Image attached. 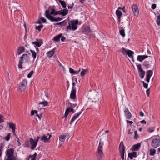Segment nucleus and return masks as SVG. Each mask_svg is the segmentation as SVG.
Here are the masks:
<instances>
[{
    "label": "nucleus",
    "mask_w": 160,
    "mask_h": 160,
    "mask_svg": "<svg viewBox=\"0 0 160 160\" xmlns=\"http://www.w3.org/2000/svg\"><path fill=\"white\" fill-rule=\"evenodd\" d=\"M68 10L67 9H64L62 10V15L63 16H65L67 15L68 13Z\"/></svg>",
    "instance_id": "37"
},
{
    "label": "nucleus",
    "mask_w": 160,
    "mask_h": 160,
    "mask_svg": "<svg viewBox=\"0 0 160 160\" xmlns=\"http://www.w3.org/2000/svg\"><path fill=\"white\" fill-rule=\"evenodd\" d=\"M10 133H9L7 136L5 137L4 139L6 141H8L9 140L10 137Z\"/></svg>",
    "instance_id": "41"
},
{
    "label": "nucleus",
    "mask_w": 160,
    "mask_h": 160,
    "mask_svg": "<svg viewBox=\"0 0 160 160\" xmlns=\"http://www.w3.org/2000/svg\"><path fill=\"white\" fill-rule=\"evenodd\" d=\"M142 83H143L144 87L146 88H147L148 87V84L145 83L144 81H142Z\"/></svg>",
    "instance_id": "49"
},
{
    "label": "nucleus",
    "mask_w": 160,
    "mask_h": 160,
    "mask_svg": "<svg viewBox=\"0 0 160 160\" xmlns=\"http://www.w3.org/2000/svg\"><path fill=\"white\" fill-rule=\"evenodd\" d=\"M62 34L57 35L54 37L52 40L55 42H58L59 41L60 38L62 37Z\"/></svg>",
    "instance_id": "22"
},
{
    "label": "nucleus",
    "mask_w": 160,
    "mask_h": 160,
    "mask_svg": "<svg viewBox=\"0 0 160 160\" xmlns=\"http://www.w3.org/2000/svg\"><path fill=\"white\" fill-rule=\"evenodd\" d=\"M151 146L156 148L160 145V139L158 138H156L153 139L151 142Z\"/></svg>",
    "instance_id": "5"
},
{
    "label": "nucleus",
    "mask_w": 160,
    "mask_h": 160,
    "mask_svg": "<svg viewBox=\"0 0 160 160\" xmlns=\"http://www.w3.org/2000/svg\"><path fill=\"white\" fill-rule=\"evenodd\" d=\"M29 57L27 54H23L20 58L18 64V68L22 69V64L28 62Z\"/></svg>",
    "instance_id": "2"
},
{
    "label": "nucleus",
    "mask_w": 160,
    "mask_h": 160,
    "mask_svg": "<svg viewBox=\"0 0 160 160\" xmlns=\"http://www.w3.org/2000/svg\"><path fill=\"white\" fill-rule=\"evenodd\" d=\"M156 7V5L155 4H152V5L151 8L152 9H155Z\"/></svg>",
    "instance_id": "55"
},
{
    "label": "nucleus",
    "mask_w": 160,
    "mask_h": 160,
    "mask_svg": "<svg viewBox=\"0 0 160 160\" xmlns=\"http://www.w3.org/2000/svg\"><path fill=\"white\" fill-rule=\"evenodd\" d=\"M66 138V136L64 135H60L59 137V140L61 142H64Z\"/></svg>",
    "instance_id": "28"
},
{
    "label": "nucleus",
    "mask_w": 160,
    "mask_h": 160,
    "mask_svg": "<svg viewBox=\"0 0 160 160\" xmlns=\"http://www.w3.org/2000/svg\"><path fill=\"white\" fill-rule=\"evenodd\" d=\"M34 72L33 71H31L29 73L27 77L28 78H30L31 77L32 75L33 74Z\"/></svg>",
    "instance_id": "45"
},
{
    "label": "nucleus",
    "mask_w": 160,
    "mask_h": 160,
    "mask_svg": "<svg viewBox=\"0 0 160 160\" xmlns=\"http://www.w3.org/2000/svg\"><path fill=\"white\" fill-rule=\"evenodd\" d=\"M88 69H82V71L80 73V76L81 77H82L84 76H85L87 73V72H88Z\"/></svg>",
    "instance_id": "25"
},
{
    "label": "nucleus",
    "mask_w": 160,
    "mask_h": 160,
    "mask_svg": "<svg viewBox=\"0 0 160 160\" xmlns=\"http://www.w3.org/2000/svg\"><path fill=\"white\" fill-rule=\"evenodd\" d=\"M55 52V50L53 49L52 50L48 51L47 53V56L51 58L53 56Z\"/></svg>",
    "instance_id": "20"
},
{
    "label": "nucleus",
    "mask_w": 160,
    "mask_h": 160,
    "mask_svg": "<svg viewBox=\"0 0 160 160\" xmlns=\"http://www.w3.org/2000/svg\"><path fill=\"white\" fill-rule=\"evenodd\" d=\"M4 146V145L3 143H1L0 145V158L1 157L2 154Z\"/></svg>",
    "instance_id": "33"
},
{
    "label": "nucleus",
    "mask_w": 160,
    "mask_h": 160,
    "mask_svg": "<svg viewBox=\"0 0 160 160\" xmlns=\"http://www.w3.org/2000/svg\"><path fill=\"white\" fill-rule=\"evenodd\" d=\"M120 153H121V158L122 160H124V152H121Z\"/></svg>",
    "instance_id": "54"
},
{
    "label": "nucleus",
    "mask_w": 160,
    "mask_h": 160,
    "mask_svg": "<svg viewBox=\"0 0 160 160\" xmlns=\"http://www.w3.org/2000/svg\"><path fill=\"white\" fill-rule=\"evenodd\" d=\"M69 108H67L66 110V111H65V113L64 114V117H65V118H67V116L68 114V113L69 112Z\"/></svg>",
    "instance_id": "43"
},
{
    "label": "nucleus",
    "mask_w": 160,
    "mask_h": 160,
    "mask_svg": "<svg viewBox=\"0 0 160 160\" xmlns=\"http://www.w3.org/2000/svg\"><path fill=\"white\" fill-rule=\"evenodd\" d=\"M67 108H69V112H72V113H74V109L72 108L71 107H68Z\"/></svg>",
    "instance_id": "50"
},
{
    "label": "nucleus",
    "mask_w": 160,
    "mask_h": 160,
    "mask_svg": "<svg viewBox=\"0 0 160 160\" xmlns=\"http://www.w3.org/2000/svg\"><path fill=\"white\" fill-rule=\"evenodd\" d=\"M124 112L125 114L126 118L130 119L132 117V114L127 108H125L124 109Z\"/></svg>",
    "instance_id": "14"
},
{
    "label": "nucleus",
    "mask_w": 160,
    "mask_h": 160,
    "mask_svg": "<svg viewBox=\"0 0 160 160\" xmlns=\"http://www.w3.org/2000/svg\"><path fill=\"white\" fill-rule=\"evenodd\" d=\"M72 91L76 92V88L75 87V82H73L72 84Z\"/></svg>",
    "instance_id": "40"
},
{
    "label": "nucleus",
    "mask_w": 160,
    "mask_h": 160,
    "mask_svg": "<svg viewBox=\"0 0 160 160\" xmlns=\"http://www.w3.org/2000/svg\"><path fill=\"white\" fill-rule=\"evenodd\" d=\"M45 96L48 99L49 98V94L48 93H46L45 94Z\"/></svg>",
    "instance_id": "63"
},
{
    "label": "nucleus",
    "mask_w": 160,
    "mask_h": 160,
    "mask_svg": "<svg viewBox=\"0 0 160 160\" xmlns=\"http://www.w3.org/2000/svg\"><path fill=\"white\" fill-rule=\"evenodd\" d=\"M140 146L141 144L139 143L135 144L131 147V150L132 151H137Z\"/></svg>",
    "instance_id": "19"
},
{
    "label": "nucleus",
    "mask_w": 160,
    "mask_h": 160,
    "mask_svg": "<svg viewBox=\"0 0 160 160\" xmlns=\"http://www.w3.org/2000/svg\"><path fill=\"white\" fill-rule=\"evenodd\" d=\"M116 14L118 18V24H119L120 23V18L122 15V12L119 10H117L116 11Z\"/></svg>",
    "instance_id": "15"
},
{
    "label": "nucleus",
    "mask_w": 160,
    "mask_h": 160,
    "mask_svg": "<svg viewBox=\"0 0 160 160\" xmlns=\"http://www.w3.org/2000/svg\"><path fill=\"white\" fill-rule=\"evenodd\" d=\"M66 20H64L61 22L57 23V24L61 26H65L67 24V22H66Z\"/></svg>",
    "instance_id": "30"
},
{
    "label": "nucleus",
    "mask_w": 160,
    "mask_h": 160,
    "mask_svg": "<svg viewBox=\"0 0 160 160\" xmlns=\"http://www.w3.org/2000/svg\"><path fill=\"white\" fill-rule=\"evenodd\" d=\"M36 40L38 41V42L35 41L32 42V44L34 45V47L35 48H36V47H40L43 43L42 40L36 39Z\"/></svg>",
    "instance_id": "12"
},
{
    "label": "nucleus",
    "mask_w": 160,
    "mask_h": 160,
    "mask_svg": "<svg viewBox=\"0 0 160 160\" xmlns=\"http://www.w3.org/2000/svg\"><path fill=\"white\" fill-rule=\"evenodd\" d=\"M104 145V142L100 139L98 149V155L100 158H102L103 156V153L102 151L103 147Z\"/></svg>",
    "instance_id": "3"
},
{
    "label": "nucleus",
    "mask_w": 160,
    "mask_h": 160,
    "mask_svg": "<svg viewBox=\"0 0 160 160\" xmlns=\"http://www.w3.org/2000/svg\"><path fill=\"white\" fill-rule=\"evenodd\" d=\"M37 155V153L36 152H35L32 155H30L29 156V157H31V158H34L36 159V157Z\"/></svg>",
    "instance_id": "47"
},
{
    "label": "nucleus",
    "mask_w": 160,
    "mask_h": 160,
    "mask_svg": "<svg viewBox=\"0 0 160 160\" xmlns=\"http://www.w3.org/2000/svg\"><path fill=\"white\" fill-rule=\"evenodd\" d=\"M134 138L135 139H137L138 138V135L137 134V131H135L134 132Z\"/></svg>",
    "instance_id": "44"
},
{
    "label": "nucleus",
    "mask_w": 160,
    "mask_h": 160,
    "mask_svg": "<svg viewBox=\"0 0 160 160\" xmlns=\"http://www.w3.org/2000/svg\"><path fill=\"white\" fill-rule=\"evenodd\" d=\"M7 123L9 124L10 128L12 129L13 134H15L16 127L15 124L13 123H11L10 122H8Z\"/></svg>",
    "instance_id": "16"
},
{
    "label": "nucleus",
    "mask_w": 160,
    "mask_h": 160,
    "mask_svg": "<svg viewBox=\"0 0 160 160\" xmlns=\"http://www.w3.org/2000/svg\"><path fill=\"white\" fill-rule=\"evenodd\" d=\"M126 122L130 124V125H132V123H133V122L132 121H129V120H126Z\"/></svg>",
    "instance_id": "61"
},
{
    "label": "nucleus",
    "mask_w": 160,
    "mask_h": 160,
    "mask_svg": "<svg viewBox=\"0 0 160 160\" xmlns=\"http://www.w3.org/2000/svg\"><path fill=\"white\" fill-rule=\"evenodd\" d=\"M81 70V69L80 68L78 71H75V72L74 74H77L78 73L80 72Z\"/></svg>",
    "instance_id": "60"
},
{
    "label": "nucleus",
    "mask_w": 160,
    "mask_h": 160,
    "mask_svg": "<svg viewBox=\"0 0 160 160\" xmlns=\"http://www.w3.org/2000/svg\"><path fill=\"white\" fill-rule=\"evenodd\" d=\"M62 10H59L58 11V12H57V13L56 14V15H57L58 14H61L62 15Z\"/></svg>",
    "instance_id": "56"
},
{
    "label": "nucleus",
    "mask_w": 160,
    "mask_h": 160,
    "mask_svg": "<svg viewBox=\"0 0 160 160\" xmlns=\"http://www.w3.org/2000/svg\"><path fill=\"white\" fill-rule=\"evenodd\" d=\"M150 154L151 156H153L156 153V150L154 149H150Z\"/></svg>",
    "instance_id": "36"
},
{
    "label": "nucleus",
    "mask_w": 160,
    "mask_h": 160,
    "mask_svg": "<svg viewBox=\"0 0 160 160\" xmlns=\"http://www.w3.org/2000/svg\"><path fill=\"white\" fill-rule=\"evenodd\" d=\"M69 72L71 73L72 74H74L75 72V71L74 70L71 68H69Z\"/></svg>",
    "instance_id": "48"
},
{
    "label": "nucleus",
    "mask_w": 160,
    "mask_h": 160,
    "mask_svg": "<svg viewBox=\"0 0 160 160\" xmlns=\"http://www.w3.org/2000/svg\"><path fill=\"white\" fill-rule=\"evenodd\" d=\"M29 142L31 145L30 148L32 150H34L36 147L37 143L32 138L30 139Z\"/></svg>",
    "instance_id": "11"
},
{
    "label": "nucleus",
    "mask_w": 160,
    "mask_h": 160,
    "mask_svg": "<svg viewBox=\"0 0 160 160\" xmlns=\"http://www.w3.org/2000/svg\"><path fill=\"white\" fill-rule=\"evenodd\" d=\"M136 65H137V68L139 72V74L140 78L142 79L145 75V72L141 68V65L138 64V63H136Z\"/></svg>",
    "instance_id": "6"
},
{
    "label": "nucleus",
    "mask_w": 160,
    "mask_h": 160,
    "mask_svg": "<svg viewBox=\"0 0 160 160\" xmlns=\"http://www.w3.org/2000/svg\"><path fill=\"white\" fill-rule=\"evenodd\" d=\"M59 2L61 4L62 6L64 8H66V4L65 2L63 1H62L61 0H59Z\"/></svg>",
    "instance_id": "32"
},
{
    "label": "nucleus",
    "mask_w": 160,
    "mask_h": 160,
    "mask_svg": "<svg viewBox=\"0 0 160 160\" xmlns=\"http://www.w3.org/2000/svg\"><path fill=\"white\" fill-rule=\"evenodd\" d=\"M119 33L120 35H121L123 37L125 36V30L124 29H121L119 30Z\"/></svg>",
    "instance_id": "35"
},
{
    "label": "nucleus",
    "mask_w": 160,
    "mask_h": 160,
    "mask_svg": "<svg viewBox=\"0 0 160 160\" xmlns=\"http://www.w3.org/2000/svg\"><path fill=\"white\" fill-rule=\"evenodd\" d=\"M125 148L123 142H120L119 146V150L120 152H125Z\"/></svg>",
    "instance_id": "18"
},
{
    "label": "nucleus",
    "mask_w": 160,
    "mask_h": 160,
    "mask_svg": "<svg viewBox=\"0 0 160 160\" xmlns=\"http://www.w3.org/2000/svg\"><path fill=\"white\" fill-rule=\"evenodd\" d=\"M43 25H41L40 26H37L35 27V29H36L38 30L39 31H40L41 30V29L43 27Z\"/></svg>",
    "instance_id": "38"
},
{
    "label": "nucleus",
    "mask_w": 160,
    "mask_h": 160,
    "mask_svg": "<svg viewBox=\"0 0 160 160\" xmlns=\"http://www.w3.org/2000/svg\"><path fill=\"white\" fill-rule=\"evenodd\" d=\"M152 75V70H148L147 72V77H149L151 78V77Z\"/></svg>",
    "instance_id": "31"
},
{
    "label": "nucleus",
    "mask_w": 160,
    "mask_h": 160,
    "mask_svg": "<svg viewBox=\"0 0 160 160\" xmlns=\"http://www.w3.org/2000/svg\"><path fill=\"white\" fill-rule=\"evenodd\" d=\"M38 104H42V105L43 106H48V102L46 101H44L42 102H40L38 103Z\"/></svg>",
    "instance_id": "34"
},
{
    "label": "nucleus",
    "mask_w": 160,
    "mask_h": 160,
    "mask_svg": "<svg viewBox=\"0 0 160 160\" xmlns=\"http://www.w3.org/2000/svg\"><path fill=\"white\" fill-rule=\"evenodd\" d=\"M61 38V40L62 42L64 41L66 39L65 37L64 36H62V37Z\"/></svg>",
    "instance_id": "59"
},
{
    "label": "nucleus",
    "mask_w": 160,
    "mask_h": 160,
    "mask_svg": "<svg viewBox=\"0 0 160 160\" xmlns=\"http://www.w3.org/2000/svg\"><path fill=\"white\" fill-rule=\"evenodd\" d=\"M150 92V89H149L148 88L146 90V93L147 94L148 96H149Z\"/></svg>",
    "instance_id": "58"
},
{
    "label": "nucleus",
    "mask_w": 160,
    "mask_h": 160,
    "mask_svg": "<svg viewBox=\"0 0 160 160\" xmlns=\"http://www.w3.org/2000/svg\"><path fill=\"white\" fill-rule=\"evenodd\" d=\"M144 64L145 66L146 67H148V65H149L148 61H145L144 62Z\"/></svg>",
    "instance_id": "53"
},
{
    "label": "nucleus",
    "mask_w": 160,
    "mask_h": 160,
    "mask_svg": "<svg viewBox=\"0 0 160 160\" xmlns=\"http://www.w3.org/2000/svg\"><path fill=\"white\" fill-rule=\"evenodd\" d=\"M134 54V52L130 50H128V52L127 54H128V56L131 58L133 57V55Z\"/></svg>",
    "instance_id": "26"
},
{
    "label": "nucleus",
    "mask_w": 160,
    "mask_h": 160,
    "mask_svg": "<svg viewBox=\"0 0 160 160\" xmlns=\"http://www.w3.org/2000/svg\"><path fill=\"white\" fill-rule=\"evenodd\" d=\"M76 92L73 91H71V93L70 95V98L71 99H75L76 98Z\"/></svg>",
    "instance_id": "24"
},
{
    "label": "nucleus",
    "mask_w": 160,
    "mask_h": 160,
    "mask_svg": "<svg viewBox=\"0 0 160 160\" xmlns=\"http://www.w3.org/2000/svg\"><path fill=\"white\" fill-rule=\"evenodd\" d=\"M3 122V117L2 115L0 114V123L2 122Z\"/></svg>",
    "instance_id": "46"
},
{
    "label": "nucleus",
    "mask_w": 160,
    "mask_h": 160,
    "mask_svg": "<svg viewBox=\"0 0 160 160\" xmlns=\"http://www.w3.org/2000/svg\"><path fill=\"white\" fill-rule=\"evenodd\" d=\"M156 22L158 26H160V16H158L157 17V19L156 20Z\"/></svg>",
    "instance_id": "39"
},
{
    "label": "nucleus",
    "mask_w": 160,
    "mask_h": 160,
    "mask_svg": "<svg viewBox=\"0 0 160 160\" xmlns=\"http://www.w3.org/2000/svg\"><path fill=\"white\" fill-rule=\"evenodd\" d=\"M46 18L51 22H58L61 20L62 18L60 17L55 18L52 16L47 15Z\"/></svg>",
    "instance_id": "7"
},
{
    "label": "nucleus",
    "mask_w": 160,
    "mask_h": 160,
    "mask_svg": "<svg viewBox=\"0 0 160 160\" xmlns=\"http://www.w3.org/2000/svg\"><path fill=\"white\" fill-rule=\"evenodd\" d=\"M6 154L8 158H14L12 157L14 153V150L12 148L8 149L6 151Z\"/></svg>",
    "instance_id": "8"
},
{
    "label": "nucleus",
    "mask_w": 160,
    "mask_h": 160,
    "mask_svg": "<svg viewBox=\"0 0 160 160\" xmlns=\"http://www.w3.org/2000/svg\"><path fill=\"white\" fill-rule=\"evenodd\" d=\"M25 48L23 47H20L18 49V54L19 55L24 52Z\"/></svg>",
    "instance_id": "23"
},
{
    "label": "nucleus",
    "mask_w": 160,
    "mask_h": 160,
    "mask_svg": "<svg viewBox=\"0 0 160 160\" xmlns=\"http://www.w3.org/2000/svg\"><path fill=\"white\" fill-rule=\"evenodd\" d=\"M154 131L153 129H151L150 128H149L148 130V132H152Z\"/></svg>",
    "instance_id": "57"
},
{
    "label": "nucleus",
    "mask_w": 160,
    "mask_h": 160,
    "mask_svg": "<svg viewBox=\"0 0 160 160\" xmlns=\"http://www.w3.org/2000/svg\"><path fill=\"white\" fill-rule=\"evenodd\" d=\"M83 110V109H82L81 110V111L75 114L74 115L71 121H70V124H72L73 122L81 114Z\"/></svg>",
    "instance_id": "13"
},
{
    "label": "nucleus",
    "mask_w": 160,
    "mask_h": 160,
    "mask_svg": "<svg viewBox=\"0 0 160 160\" xmlns=\"http://www.w3.org/2000/svg\"><path fill=\"white\" fill-rule=\"evenodd\" d=\"M133 130L132 129H129V130H128V134H131V135H132L133 133Z\"/></svg>",
    "instance_id": "51"
},
{
    "label": "nucleus",
    "mask_w": 160,
    "mask_h": 160,
    "mask_svg": "<svg viewBox=\"0 0 160 160\" xmlns=\"http://www.w3.org/2000/svg\"><path fill=\"white\" fill-rule=\"evenodd\" d=\"M137 153L136 152H132L129 153L128 154V157L131 159H133V157H137Z\"/></svg>",
    "instance_id": "21"
},
{
    "label": "nucleus",
    "mask_w": 160,
    "mask_h": 160,
    "mask_svg": "<svg viewBox=\"0 0 160 160\" xmlns=\"http://www.w3.org/2000/svg\"><path fill=\"white\" fill-rule=\"evenodd\" d=\"M57 11L55 9L52 8L51 11L50 12L49 10H46L45 11V16L46 17L47 15H49L50 16H52L51 15H56Z\"/></svg>",
    "instance_id": "10"
},
{
    "label": "nucleus",
    "mask_w": 160,
    "mask_h": 160,
    "mask_svg": "<svg viewBox=\"0 0 160 160\" xmlns=\"http://www.w3.org/2000/svg\"><path fill=\"white\" fill-rule=\"evenodd\" d=\"M40 20L44 23H45L46 22V20L43 17L41 18Z\"/></svg>",
    "instance_id": "52"
},
{
    "label": "nucleus",
    "mask_w": 160,
    "mask_h": 160,
    "mask_svg": "<svg viewBox=\"0 0 160 160\" xmlns=\"http://www.w3.org/2000/svg\"><path fill=\"white\" fill-rule=\"evenodd\" d=\"M27 85V81L24 79L20 82L18 86V89L21 92L24 90Z\"/></svg>",
    "instance_id": "4"
},
{
    "label": "nucleus",
    "mask_w": 160,
    "mask_h": 160,
    "mask_svg": "<svg viewBox=\"0 0 160 160\" xmlns=\"http://www.w3.org/2000/svg\"><path fill=\"white\" fill-rule=\"evenodd\" d=\"M41 141H43L45 142H48V138L45 135H44L41 138Z\"/></svg>",
    "instance_id": "29"
},
{
    "label": "nucleus",
    "mask_w": 160,
    "mask_h": 160,
    "mask_svg": "<svg viewBox=\"0 0 160 160\" xmlns=\"http://www.w3.org/2000/svg\"><path fill=\"white\" fill-rule=\"evenodd\" d=\"M139 115L141 117H143L144 116V114L141 111L139 112Z\"/></svg>",
    "instance_id": "62"
},
{
    "label": "nucleus",
    "mask_w": 160,
    "mask_h": 160,
    "mask_svg": "<svg viewBox=\"0 0 160 160\" xmlns=\"http://www.w3.org/2000/svg\"><path fill=\"white\" fill-rule=\"evenodd\" d=\"M157 14L158 15V16H160V10H159L158 11L157 10Z\"/></svg>",
    "instance_id": "64"
},
{
    "label": "nucleus",
    "mask_w": 160,
    "mask_h": 160,
    "mask_svg": "<svg viewBox=\"0 0 160 160\" xmlns=\"http://www.w3.org/2000/svg\"><path fill=\"white\" fill-rule=\"evenodd\" d=\"M148 57V56L146 55H138L137 58V60L140 62H142Z\"/></svg>",
    "instance_id": "17"
},
{
    "label": "nucleus",
    "mask_w": 160,
    "mask_h": 160,
    "mask_svg": "<svg viewBox=\"0 0 160 160\" xmlns=\"http://www.w3.org/2000/svg\"><path fill=\"white\" fill-rule=\"evenodd\" d=\"M122 51L123 53V54L124 55H126L127 52L128 50L127 51L125 48H121Z\"/></svg>",
    "instance_id": "42"
},
{
    "label": "nucleus",
    "mask_w": 160,
    "mask_h": 160,
    "mask_svg": "<svg viewBox=\"0 0 160 160\" xmlns=\"http://www.w3.org/2000/svg\"><path fill=\"white\" fill-rule=\"evenodd\" d=\"M132 9L134 15L135 16H138L139 12L138 6L134 4L132 5Z\"/></svg>",
    "instance_id": "9"
},
{
    "label": "nucleus",
    "mask_w": 160,
    "mask_h": 160,
    "mask_svg": "<svg viewBox=\"0 0 160 160\" xmlns=\"http://www.w3.org/2000/svg\"><path fill=\"white\" fill-rule=\"evenodd\" d=\"M30 51L32 53V55L33 58V60H34L36 57V52L32 50H30Z\"/></svg>",
    "instance_id": "27"
},
{
    "label": "nucleus",
    "mask_w": 160,
    "mask_h": 160,
    "mask_svg": "<svg viewBox=\"0 0 160 160\" xmlns=\"http://www.w3.org/2000/svg\"><path fill=\"white\" fill-rule=\"evenodd\" d=\"M78 24V20L70 21L68 22V26L66 28L67 30H72L75 31L77 28V25Z\"/></svg>",
    "instance_id": "1"
}]
</instances>
